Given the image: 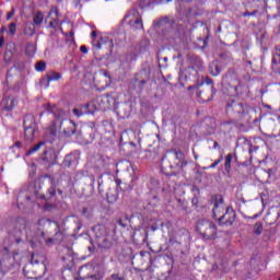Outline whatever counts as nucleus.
<instances>
[{"label":"nucleus","instance_id":"obj_25","mask_svg":"<svg viewBox=\"0 0 280 280\" xmlns=\"http://www.w3.org/2000/svg\"><path fill=\"white\" fill-rule=\"evenodd\" d=\"M44 19L43 12L38 11L33 18L34 25H43Z\"/></svg>","mask_w":280,"mask_h":280},{"label":"nucleus","instance_id":"obj_48","mask_svg":"<svg viewBox=\"0 0 280 280\" xmlns=\"http://www.w3.org/2000/svg\"><path fill=\"white\" fill-rule=\"evenodd\" d=\"M3 43H5V38L0 37V48L3 47Z\"/></svg>","mask_w":280,"mask_h":280},{"label":"nucleus","instance_id":"obj_59","mask_svg":"<svg viewBox=\"0 0 280 280\" xmlns=\"http://www.w3.org/2000/svg\"><path fill=\"white\" fill-rule=\"evenodd\" d=\"M93 128H95V125H94V124H92V130H95V129H93Z\"/></svg>","mask_w":280,"mask_h":280},{"label":"nucleus","instance_id":"obj_19","mask_svg":"<svg viewBox=\"0 0 280 280\" xmlns=\"http://www.w3.org/2000/svg\"><path fill=\"white\" fill-rule=\"evenodd\" d=\"M271 69L276 73H279V71H280V48H276V50L273 52Z\"/></svg>","mask_w":280,"mask_h":280},{"label":"nucleus","instance_id":"obj_37","mask_svg":"<svg viewBox=\"0 0 280 280\" xmlns=\"http://www.w3.org/2000/svg\"><path fill=\"white\" fill-rule=\"evenodd\" d=\"M128 135H135V131H132V129H126L125 131H122V137H126Z\"/></svg>","mask_w":280,"mask_h":280},{"label":"nucleus","instance_id":"obj_15","mask_svg":"<svg viewBox=\"0 0 280 280\" xmlns=\"http://www.w3.org/2000/svg\"><path fill=\"white\" fill-rule=\"evenodd\" d=\"M130 113H132V107L128 103L121 104L117 109V115L120 119H128V117H130Z\"/></svg>","mask_w":280,"mask_h":280},{"label":"nucleus","instance_id":"obj_1","mask_svg":"<svg viewBox=\"0 0 280 280\" xmlns=\"http://www.w3.org/2000/svg\"><path fill=\"white\" fill-rule=\"evenodd\" d=\"M223 84L228 91V95L232 97H240L244 95V85L240 82L237 72L230 70L223 78Z\"/></svg>","mask_w":280,"mask_h":280},{"label":"nucleus","instance_id":"obj_35","mask_svg":"<svg viewBox=\"0 0 280 280\" xmlns=\"http://www.w3.org/2000/svg\"><path fill=\"white\" fill-rule=\"evenodd\" d=\"M164 226L166 229H172V223L170 221H164L161 223V228L164 229Z\"/></svg>","mask_w":280,"mask_h":280},{"label":"nucleus","instance_id":"obj_4","mask_svg":"<svg viewBox=\"0 0 280 280\" xmlns=\"http://www.w3.org/2000/svg\"><path fill=\"white\" fill-rule=\"evenodd\" d=\"M57 121H59V129L62 130L67 137H71V135H75V122L73 120L67 119V113L62 109H56L52 112Z\"/></svg>","mask_w":280,"mask_h":280},{"label":"nucleus","instance_id":"obj_21","mask_svg":"<svg viewBox=\"0 0 280 280\" xmlns=\"http://www.w3.org/2000/svg\"><path fill=\"white\" fill-rule=\"evenodd\" d=\"M14 98L5 97L2 100V107L4 110H12L14 108Z\"/></svg>","mask_w":280,"mask_h":280},{"label":"nucleus","instance_id":"obj_40","mask_svg":"<svg viewBox=\"0 0 280 280\" xmlns=\"http://www.w3.org/2000/svg\"><path fill=\"white\" fill-rule=\"evenodd\" d=\"M80 49L82 54H89V48H86V46H81Z\"/></svg>","mask_w":280,"mask_h":280},{"label":"nucleus","instance_id":"obj_51","mask_svg":"<svg viewBox=\"0 0 280 280\" xmlns=\"http://www.w3.org/2000/svg\"><path fill=\"white\" fill-rule=\"evenodd\" d=\"M95 36H97V32L93 31L92 32V37L95 38Z\"/></svg>","mask_w":280,"mask_h":280},{"label":"nucleus","instance_id":"obj_46","mask_svg":"<svg viewBox=\"0 0 280 280\" xmlns=\"http://www.w3.org/2000/svg\"><path fill=\"white\" fill-rule=\"evenodd\" d=\"M218 148H220V144L218 143V141H214V143H213V150H218Z\"/></svg>","mask_w":280,"mask_h":280},{"label":"nucleus","instance_id":"obj_62","mask_svg":"<svg viewBox=\"0 0 280 280\" xmlns=\"http://www.w3.org/2000/svg\"><path fill=\"white\" fill-rule=\"evenodd\" d=\"M58 1V3H62V0H57Z\"/></svg>","mask_w":280,"mask_h":280},{"label":"nucleus","instance_id":"obj_24","mask_svg":"<svg viewBox=\"0 0 280 280\" xmlns=\"http://www.w3.org/2000/svg\"><path fill=\"white\" fill-rule=\"evenodd\" d=\"M43 145H45V142H39V143L35 144L33 148H31L26 151L25 156H32V154H35V152H38V150H40V148H43Z\"/></svg>","mask_w":280,"mask_h":280},{"label":"nucleus","instance_id":"obj_56","mask_svg":"<svg viewBox=\"0 0 280 280\" xmlns=\"http://www.w3.org/2000/svg\"><path fill=\"white\" fill-rule=\"evenodd\" d=\"M177 58H183V55L178 54V55H177Z\"/></svg>","mask_w":280,"mask_h":280},{"label":"nucleus","instance_id":"obj_16","mask_svg":"<svg viewBox=\"0 0 280 280\" xmlns=\"http://www.w3.org/2000/svg\"><path fill=\"white\" fill-rule=\"evenodd\" d=\"M96 49H103L106 47L109 52L113 51V47H115V44L113 43V39L108 37H102L97 44L95 45Z\"/></svg>","mask_w":280,"mask_h":280},{"label":"nucleus","instance_id":"obj_17","mask_svg":"<svg viewBox=\"0 0 280 280\" xmlns=\"http://www.w3.org/2000/svg\"><path fill=\"white\" fill-rule=\"evenodd\" d=\"M197 97H199L202 102H211L213 100V88L205 91H197Z\"/></svg>","mask_w":280,"mask_h":280},{"label":"nucleus","instance_id":"obj_52","mask_svg":"<svg viewBox=\"0 0 280 280\" xmlns=\"http://www.w3.org/2000/svg\"><path fill=\"white\" fill-rule=\"evenodd\" d=\"M3 32H5V26H2V28L0 30V34H3Z\"/></svg>","mask_w":280,"mask_h":280},{"label":"nucleus","instance_id":"obj_6","mask_svg":"<svg viewBox=\"0 0 280 280\" xmlns=\"http://www.w3.org/2000/svg\"><path fill=\"white\" fill-rule=\"evenodd\" d=\"M38 226H44L46 229V233H49V229H55L56 233L52 238L46 240V244H54L55 242H62V232L58 231V223L51 222L47 219H40L38 221Z\"/></svg>","mask_w":280,"mask_h":280},{"label":"nucleus","instance_id":"obj_33","mask_svg":"<svg viewBox=\"0 0 280 280\" xmlns=\"http://www.w3.org/2000/svg\"><path fill=\"white\" fill-rule=\"evenodd\" d=\"M259 10H254L253 12L245 11L242 16H257Z\"/></svg>","mask_w":280,"mask_h":280},{"label":"nucleus","instance_id":"obj_45","mask_svg":"<svg viewBox=\"0 0 280 280\" xmlns=\"http://www.w3.org/2000/svg\"><path fill=\"white\" fill-rule=\"evenodd\" d=\"M118 224H119V226H122V229H126V224L124 223V221L118 220Z\"/></svg>","mask_w":280,"mask_h":280},{"label":"nucleus","instance_id":"obj_58","mask_svg":"<svg viewBox=\"0 0 280 280\" xmlns=\"http://www.w3.org/2000/svg\"><path fill=\"white\" fill-rule=\"evenodd\" d=\"M140 255L143 257L145 255V253L141 252Z\"/></svg>","mask_w":280,"mask_h":280},{"label":"nucleus","instance_id":"obj_14","mask_svg":"<svg viewBox=\"0 0 280 280\" xmlns=\"http://www.w3.org/2000/svg\"><path fill=\"white\" fill-rule=\"evenodd\" d=\"M92 232L94 234L96 242H100V240H103V237H106L108 235V230H106V226L102 224H97L94 228H92Z\"/></svg>","mask_w":280,"mask_h":280},{"label":"nucleus","instance_id":"obj_53","mask_svg":"<svg viewBox=\"0 0 280 280\" xmlns=\"http://www.w3.org/2000/svg\"><path fill=\"white\" fill-rule=\"evenodd\" d=\"M156 230H158V228H156V226H154V225H152V226H151V231H153V232H154V231H156Z\"/></svg>","mask_w":280,"mask_h":280},{"label":"nucleus","instance_id":"obj_39","mask_svg":"<svg viewBox=\"0 0 280 280\" xmlns=\"http://www.w3.org/2000/svg\"><path fill=\"white\" fill-rule=\"evenodd\" d=\"M258 150H259V147H250L249 154H253V152H257Z\"/></svg>","mask_w":280,"mask_h":280},{"label":"nucleus","instance_id":"obj_49","mask_svg":"<svg viewBox=\"0 0 280 280\" xmlns=\"http://www.w3.org/2000/svg\"><path fill=\"white\" fill-rule=\"evenodd\" d=\"M115 182H116V185H121V179L116 178Z\"/></svg>","mask_w":280,"mask_h":280},{"label":"nucleus","instance_id":"obj_34","mask_svg":"<svg viewBox=\"0 0 280 280\" xmlns=\"http://www.w3.org/2000/svg\"><path fill=\"white\" fill-rule=\"evenodd\" d=\"M223 159H224V158L221 156L219 160H215L214 163H212V164L210 165V168L213 170L214 167H218V165H220V163H222Z\"/></svg>","mask_w":280,"mask_h":280},{"label":"nucleus","instance_id":"obj_36","mask_svg":"<svg viewBox=\"0 0 280 280\" xmlns=\"http://www.w3.org/2000/svg\"><path fill=\"white\" fill-rule=\"evenodd\" d=\"M106 280H121V278H119V275L114 273L109 278H107Z\"/></svg>","mask_w":280,"mask_h":280},{"label":"nucleus","instance_id":"obj_3","mask_svg":"<svg viewBox=\"0 0 280 280\" xmlns=\"http://www.w3.org/2000/svg\"><path fill=\"white\" fill-rule=\"evenodd\" d=\"M196 231L203 240H215L218 237V225L210 220H200L197 222Z\"/></svg>","mask_w":280,"mask_h":280},{"label":"nucleus","instance_id":"obj_64","mask_svg":"<svg viewBox=\"0 0 280 280\" xmlns=\"http://www.w3.org/2000/svg\"><path fill=\"white\" fill-rule=\"evenodd\" d=\"M26 200H30V197H26Z\"/></svg>","mask_w":280,"mask_h":280},{"label":"nucleus","instance_id":"obj_22","mask_svg":"<svg viewBox=\"0 0 280 280\" xmlns=\"http://www.w3.org/2000/svg\"><path fill=\"white\" fill-rule=\"evenodd\" d=\"M180 73L182 75H184L185 80H187V78H191V75H196L198 71H196V68L194 66H190L184 69Z\"/></svg>","mask_w":280,"mask_h":280},{"label":"nucleus","instance_id":"obj_18","mask_svg":"<svg viewBox=\"0 0 280 280\" xmlns=\"http://www.w3.org/2000/svg\"><path fill=\"white\" fill-rule=\"evenodd\" d=\"M98 248H113V240H110V236L107 234L106 236H103L101 240L96 242Z\"/></svg>","mask_w":280,"mask_h":280},{"label":"nucleus","instance_id":"obj_7","mask_svg":"<svg viewBox=\"0 0 280 280\" xmlns=\"http://www.w3.org/2000/svg\"><path fill=\"white\" fill-rule=\"evenodd\" d=\"M212 215L215 220H219L220 217L224 215V211H226V206L224 205V197L222 195H215L211 198Z\"/></svg>","mask_w":280,"mask_h":280},{"label":"nucleus","instance_id":"obj_43","mask_svg":"<svg viewBox=\"0 0 280 280\" xmlns=\"http://www.w3.org/2000/svg\"><path fill=\"white\" fill-rule=\"evenodd\" d=\"M206 84H213V80H211V78H206Z\"/></svg>","mask_w":280,"mask_h":280},{"label":"nucleus","instance_id":"obj_20","mask_svg":"<svg viewBox=\"0 0 280 280\" xmlns=\"http://www.w3.org/2000/svg\"><path fill=\"white\" fill-rule=\"evenodd\" d=\"M15 229L20 232L25 231V229H27V219L18 218L15 221Z\"/></svg>","mask_w":280,"mask_h":280},{"label":"nucleus","instance_id":"obj_50","mask_svg":"<svg viewBox=\"0 0 280 280\" xmlns=\"http://www.w3.org/2000/svg\"><path fill=\"white\" fill-rule=\"evenodd\" d=\"M31 264H38V260H36V259H34V257H32Z\"/></svg>","mask_w":280,"mask_h":280},{"label":"nucleus","instance_id":"obj_10","mask_svg":"<svg viewBox=\"0 0 280 280\" xmlns=\"http://www.w3.org/2000/svg\"><path fill=\"white\" fill-rule=\"evenodd\" d=\"M235 218V210H233L231 207H226L225 212L219 218V222L223 226H233Z\"/></svg>","mask_w":280,"mask_h":280},{"label":"nucleus","instance_id":"obj_29","mask_svg":"<svg viewBox=\"0 0 280 280\" xmlns=\"http://www.w3.org/2000/svg\"><path fill=\"white\" fill-rule=\"evenodd\" d=\"M232 162H233V154L229 153L225 158V171L231 172Z\"/></svg>","mask_w":280,"mask_h":280},{"label":"nucleus","instance_id":"obj_5","mask_svg":"<svg viewBox=\"0 0 280 280\" xmlns=\"http://www.w3.org/2000/svg\"><path fill=\"white\" fill-rule=\"evenodd\" d=\"M226 113L229 115H235L236 117H244L250 113V106L242 101L231 100L226 104Z\"/></svg>","mask_w":280,"mask_h":280},{"label":"nucleus","instance_id":"obj_13","mask_svg":"<svg viewBox=\"0 0 280 280\" xmlns=\"http://www.w3.org/2000/svg\"><path fill=\"white\" fill-rule=\"evenodd\" d=\"M62 78V73L50 71L46 74V78L42 80V85L45 86V89H49V82H56Z\"/></svg>","mask_w":280,"mask_h":280},{"label":"nucleus","instance_id":"obj_44","mask_svg":"<svg viewBox=\"0 0 280 280\" xmlns=\"http://www.w3.org/2000/svg\"><path fill=\"white\" fill-rule=\"evenodd\" d=\"M178 156H180V152L175 151V152H174V159L178 160Z\"/></svg>","mask_w":280,"mask_h":280},{"label":"nucleus","instance_id":"obj_41","mask_svg":"<svg viewBox=\"0 0 280 280\" xmlns=\"http://www.w3.org/2000/svg\"><path fill=\"white\" fill-rule=\"evenodd\" d=\"M101 75H103L104 78H109L108 75V72L107 71H104V70H101Z\"/></svg>","mask_w":280,"mask_h":280},{"label":"nucleus","instance_id":"obj_38","mask_svg":"<svg viewBox=\"0 0 280 280\" xmlns=\"http://www.w3.org/2000/svg\"><path fill=\"white\" fill-rule=\"evenodd\" d=\"M14 16V9H12L8 14H7V21H10Z\"/></svg>","mask_w":280,"mask_h":280},{"label":"nucleus","instance_id":"obj_8","mask_svg":"<svg viewBox=\"0 0 280 280\" xmlns=\"http://www.w3.org/2000/svg\"><path fill=\"white\" fill-rule=\"evenodd\" d=\"M36 120L34 116L27 115L24 117V138L26 141H34V133L36 132Z\"/></svg>","mask_w":280,"mask_h":280},{"label":"nucleus","instance_id":"obj_30","mask_svg":"<svg viewBox=\"0 0 280 280\" xmlns=\"http://www.w3.org/2000/svg\"><path fill=\"white\" fill-rule=\"evenodd\" d=\"M209 69H210L211 75H214V77L220 75V67L212 65V66H210Z\"/></svg>","mask_w":280,"mask_h":280},{"label":"nucleus","instance_id":"obj_63","mask_svg":"<svg viewBox=\"0 0 280 280\" xmlns=\"http://www.w3.org/2000/svg\"><path fill=\"white\" fill-rule=\"evenodd\" d=\"M163 21H166L165 19L164 20H161L160 23H163Z\"/></svg>","mask_w":280,"mask_h":280},{"label":"nucleus","instance_id":"obj_32","mask_svg":"<svg viewBox=\"0 0 280 280\" xmlns=\"http://www.w3.org/2000/svg\"><path fill=\"white\" fill-rule=\"evenodd\" d=\"M9 34L11 36H14V34H16V23L9 24Z\"/></svg>","mask_w":280,"mask_h":280},{"label":"nucleus","instance_id":"obj_61","mask_svg":"<svg viewBox=\"0 0 280 280\" xmlns=\"http://www.w3.org/2000/svg\"><path fill=\"white\" fill-rule=\"evenodd\" d=\"M31 47V49H34V46L30 45L28 48Z\"/></svg>","mask_w":280,"mask_h":280},{"label":"nucleus","instance_id":"obj_60","mask_svg":"<svg viewBox=\"0 0 280 280\" xmlns=\"http://www.w3.org/2000/svg\"><path fill=\"white\" fill-rule=\"evenodd\" d=\"M256 3H261V0H256Z\"/></svg>","mask_w":280,"mask_h":280},{"label":"nucleus","instance_id":"obj_11","mask_svg":"<svg viewBox=\"0 0 280 280\" xmlns=\"http://www.w3.org/2000/svg\"><path fill=\"white\" fill-rule=\"evenodd\" d=\"M59 16H60V13L58 12V8L52 7L47 15V20L51 19L48 27L56 30V27H58V25H60Z\"/></svg>","mask_w":280,"mask_h":280},{"label":"nucleus","instance_id":"obj_26","mask_svg":"<svg viewBox=\"0 0 280 280\" xmlns=\"http://www.w3.org/2000/svg\"><path fill=\"white\" fill-rule=\"evenodd\" d=\"M190 62L192 65H195V67H197V69H202V59H200L199 57L192 56L190 58Z\"/></svg>","mask_w":280,"mask_h":280},{"label":"nucleus","instance_id":"obj_55","mask_svg":"<svg viewBox=\"0 0 280 280\" xmlns=\"http://www.w3.org/2000/svg\"><path fill=\"white\" fill-rule=\"evenodd\" d=\"M140 84H145V81L144 80L140 81Z\"/></svg>","mask_w":280,"mask_h":280},{"label":"nucleus","instance_id":"obj_42","mask_svg":"<svg viewBox=\"0 0 280 280\" xmlns=\"http://www.w3.org/2000/svg\"><path fill=\"white\" fill-rule=\"evenodd\" d=\"M4 58L7 60H10V58H12V52L7 51L5 55H4Z\"/></svg>","mask_w":280,"mask_h":280},{"label":"nucleus","instance_id":"obj_12","mask_svg":"<svg viewBox=\"0 0 280 280\" xmlns=\"http://www.w3.org/2000/svg\"><path fill=\"white\" fill-rule=\"evenodd\" d=\"M95 110H96L95 104L88 103L81 109L74 108L72 110V113H73V115H75V117H82V115H93V113H95Z\"/></svg>","mask_w":280,"mask_h":280},{"label":"nucleus","instance_id":"obj_23","mask_svg":"<svg viewBox=\"0 0 280 280\" xmlns=\"http://www.w3.org/2000/svg\"><path fill=\"white\" fill-rule=\"evenodd\" d=\"M43 160L47 161V163L54 164V162L56 161V153H54V151L51 150L45 151Z\"/></svg>","mask_w":280,"mask_h":280},{"label":"nucleus","instance_id":"obj_47","mask_svg":"<svg viewBox=\"0 0 280 280\" xmlns=\"http://www.w3.org/2000/svg\"><path fill=\"white\" fill-rule=\"evenodd\" d=\"M21 145H22L21 141H18L12 148H21Z\"/></svg>","mask_w":280,"mask_h":280},{"label":"nucleus","instance_id":"obj_57","mask_svg":"<svg viewBox=\"0 0 280 280\" xmlns=\"http://www.w3.org/2000/svg\"><path fill=\"white\" fill-rule=\"evenodd\" d=\"M51 135H56V130H51Z\"/></svg>","mask_w":280,"mask_h":280},{"label":"nucleus","instance_id":"obj_2","mask_svg":"<svg viewBox=\"0 0 280 280\" xmlns=\"http://www.w3.org/2000/svg\"><path fill=\"white\" fill-rule=\"evenodd\" d=\"M35 187H38V189H47L46 194H40L38 196V198L45 200V202H49V200L56 196V179L49 175L39 177L35 182Z\"/></svg>","mask_w":280,"mask_h":280},{"label":"nucleus","instance_id":"obj_54","mask_svg":"<svg viewBox=\"0 0 280 280\" xmlns=\"http://www.w3.org/2000/svg\"><path fill=\"white\" fill-rule=\"evenodd\" d=\"M180 165V160H177V162L175 163V166Z\"/></svg>","mask_w":280,"mask_h":280},{"label":"nucleus","instance_id":"obj_27","mask_svg":"<svg viewBox=\"0 0 280 280\" xmlns=\"http://www.w3.org/2000/svg\"><path fill=\"white\" fill-rule=\"evenodd\" d=\"M262 231H264V224L261 222L255 223V225H254V234L255 235H261Z\"/></svg>","mask_w":280,"mask_h":280},{"label":"nucleus","instance_id":"obj_31","mask_svg":"<svg viewBox=\"0 0 280 280\" xmlns=\"http://www.w3.org/2000/svg\"><path fill=\"white\" fill-rule=\"evenodd\" d=\"M47 63L45 61H38L35 66L36 71H45Z\"/></svg>","mask_w":280,"mask_h":280},{"label":"nucleus","instance_id":"obj_28","mask_svg":"<svg viewBox=\"0 0 280 280\" xmlns=\"http://www.w3.org/2000/svg\"><path fill=\"white\" fill-rule=\"evenodd\" d=\"M78 280H102V278L97 273H92V275H88L85 277H80V278H78Z\"/></svg>","mask_w":280,"mask_h":280},{"label":"nucleus","instance_id":"obj_9","mask_svg":"<svg viewBox=\"0 0 280 280\" xmlns=\"http://www.w3.org/2000/svg\"><path fill=\"white\" fill-rule=\"evenodd\" d=\"M125 19H130L128 21L130 27H133L135 30H143V20L139 18V12H137V10L129 11Z\"/></svg>","mask_w":280,"mask_h":280}]
</instances>
